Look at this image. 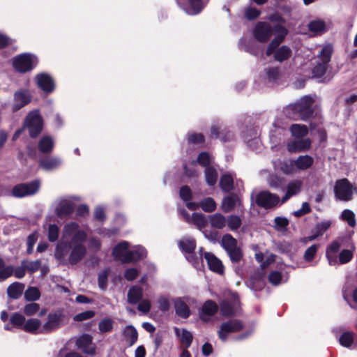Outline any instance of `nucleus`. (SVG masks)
<instances>
[{
	"mask_svg": "<svg viewBox=\"0 0 357 357\" xmlns=\"http://www.w3.org/2000/svg\"><path fill=\"white\" fill-rule=\"evenodd\" d=\"M113 324L114 321L112 319H103L98 324V329L101 333L110 332L113 328Z\"/></svg>",
	"mask_w": 357,
	"mask_h": 357,
	"instance_id": "56",
	"label": "nucleus"
},
{
	"mask_svg": "<svg viewBox=\"0 0 357 357\" xmlns=\"http://www.w3.org/2000/svg\"><path fill=\"white\" fill-rule=\"evenodd\" d=\"M303 187V182L298 179H294L289 181L286 186V192L281 199V204L286 202L291 197L300 193Z\"/></svg>",
	"mask_w": 357,
	"mask_h": 357,
	"instance_id": "24",
	"label": "nucleus"
},
{
	"mask_svg": "<svg viewBox=\"0 0 357 357\" xmlns=\"http://www.w3.org/2000/svg\"><path fill=\"white\" fill-rule=\"evenodd\" d=\"M174 331L176 336L180 339V340L185 344L187 348L189 347L192 341V335L191 333L185 329L181 330L178 328H175Z\"/></svg>",
	"mask_w": 357,
	"mask_h": 357,
	"instance_id": "44",
	"label": "nucleus"
},
{
	"mask_svg": "<svg viewBox=\"0 0 357 357\" xmlns=\"http://www.w3.org/2000/svg\"><path fill=\"white\" fill-rule=\"evenodd\" d=\"M341 245L337 241H332L326 248V257L328 264L331 266H337V252L340 249Z\"/></svg>",
	"mask_w": 357,
	"mask_h": 357,
	"instance_id": "25",
	"label": "nucleus"
},
{
	"mask_svg": "<svg viewBox=\"0 0 357 357\" xmlns=\"http://www.w3.org/2000/svg\"><path fill=\"white\" fill-rule=\"evenodd\" d=\"M273 127L275 130H271L270 132V140L274 145L280 144L283 139V130L284 127L278 124L275 121L273 123Z\"/></svg>",
	"mask_w": 357,
	"mask_h": 357,
	"instance_id": "39",
	"label": "nucleus"
},
{
	"mask_svg": "<svg viewBox=\"0 0 357 357\" xmlns=\"http://www.w3.org/2000/svg\"><path fill=\"white\" fill-rule=\"evenodd\" d=\"M204 257L211 271L220 275L223 273L224 266L218 258L211 252H205Z\"/></svg>",
	"mask_w": 357,
	"mask_h": 357,
	"instance_id": "29",
	"label": "nucleus"
},
{
	"mask_svg": "<svg viewBox=\"0 0 357 357\" xmlns=\"http://www.w3.org/2000/svg\"><path fill=\"white\" fill-rule=\"evenodd\" d=\"M333 52V46L330 44L324 45L318 54L319 62L312 70L313 75L317 77H321L325 73L327 64L331 60Z\"/></svg>",
	"mask_w": 357,
	"mask_h": 357,
	"instance_id": "6",
	"label": "nucleus"
},
{
	"mask_svg": "<svg viewBox=\"0 0 357 357\" xmlns=\"http://www.w3.org/2000/svg\"><path fill=\"white\" fill-rule=\"evenodd\" d=\"M38 63L37 57L29 53H24L15 57L13 65L15 69L20 73H26L32 70Z\"/></svg>",
	"mask_w": 357,
	"mask_h": 357,
	"instance_id": "5",
	"label": "nucleus"
},
{
	"mask_svg": "<svg viewBox=\"0 0 357 357\" xmlns=\"http://www.w3.org/2000/svg\"><path fill=\"white\" fill-rule=\"evenodd\" d=\"M108 274L109 270L105 269L98 275V286L101 289H105L107 287Z\"/></svg>",
	"mask_w": 357,
	"mask_h": 357,
	"instance_id": "62",
	"label": "nucleus"
},
{
	"mask_svg": "<svg viewBox=\"0 0 357 357\" xmlns=\"http://www.w3.org/2000/svg\"><path fill=\"white\" fill-rule=\"evenodd\" d=\"M10 321L14 326L23 330L26 320L22 314L18 312L14 313L11 315Z\"/></svg>",
	"mask_w": 357,
	"mask_h": 357,
	"instance_id": "53",
	"label": "nucleus"
},
{
	"mask_svg": "<svg viewBox=\"0 0 357 357\" xmlns=\"http://www.w3.org/2000/svg\"><path fill=\"white\" fill-rule=\"evenodd\" d=\"M206 181L208 185H214L218 179V173L213 167H206L205 170Z\"/></svg>",
	"mask_w": 357,
	"mask_h": 357,
	"instance_id": "48",
	"label": "nucleus"
},
{
	"mask_svg": "<svg viewBox=\"0 0 357 357\" xmlns=\"http://www.w3.org/2000/svg\"><path fill=\"white\" fill-rule=\"evenodd\" d=\"M275 32V37L269 44L266 50V55L270 56L273 52V49L278 47V46L282 43L285 36L287 35V30L285 27L282 25H276L273 29Z\"/></svg>",
	"mask_w": 357,
	"mask_h": 357,
	"instance_id": "21",
	"label": "nucleus"
},
{
	"mask_svg": "<svg viewBox=\"0 0 357 357\" xmlns=\"http://www.w3.org/2000/svg\"><path fill=\"white\" fill-rule=\"evenodd\" d=\"M208 221L213 227L222 229L226 226V218L221 213H217L208 217Z\"/></svg>",
	"mask_w": 357,
	"mask_h": 357,
	"instance_id": "42",
	"label": "nucleus"
},
{
	"mask_svg": "<svg viewBox=\"0 0 357 357\" xmlns=\"http://www.w3.org/2000/svg\"><path fill=\"white\" fill-rule=\"evenodd\" d=\"M273 30L271 25L264 22H259L256 24L252 34L255 38L261 43H266L269 40Z\"/></svg>",
	"mask_w": 357,
	"mask_h": 357,
	"instance_id": "13",
	"label": "nucleus"
},
{
	"mask_svg": "<svg viewBox=\"0 0 357 357\" xmlns=\"http://www.w3.org/2000/svg\"><path fill=\"white\" fill-rule=\"evenodd\" d=\"M314 163V159L308 155H300L295 160H292L296 171H304L310 168Z\"/></svg>",
	"mask_w": 357,
	"mask_h": 357,
	"instance_id": "33",
	"label": "nucleus"
},
{
	"mask_svg": "<svg viewBox=\"0 0 357 357\" xmlns=\"http://www.w3.org/2000/svg\"><path fill=\"white\" fill-rule=\"evenodd\" d=\"M340 217L341 219L346 221L350 227H354L356 226L355 214L352 211L349 209L344 210Z\"/></svg>",
	"mask_w": 357,
	"mask_h": 357,
	"instance_id": "52",
	"label": "nucleus"
},
{
	"mask_svg": "<svg viewBox=\"0 0 357 357\" xmlns=\"http://www.w3.org/2000/svg\"><path fill=\"white\" fill-rule=\"evenodd\" d=\"M26 270V267L22 265V263L20 266L14 269L13 266H6L3 260L0 259V281L9 278L13 273L16 278H22L25 275Z\"/></svg>",
	"mask_w": 357,
	"mask_h": 357,
	"instance_id": "16",
	"label": "nucleus"
},
{
	"mask_svg": "<svg viewBox=\"0 0 357 357\" xmlns=\"http://www.w3.org/2000/svg\"><path fill=\"white\" fill-rule=\"evenodd\" d=\"M241 206V201L238 196L236 195H229L225 197L222 202L221 209L225 213L231 211L235 207Z\"/></svg>",
	"mask_w": 357,
	"mask_h": 357,
	"instance_id": "32",
	"label": "nucleus"
},
{
	"mask_svg": "<svg viewBox=\"0 0 357 357\" xmlns=\"http://www.w3.org/2000/svg\"><path fill=\"white\" fill-rule=\"evenodd\" d=\"M291 135L294 138H303L308 133V129L306 126L301 124H293L290 127Z\"/></svg>",
	"mask_w": 357,
	"mask_h": 357,
	"instance_id": "43",
	"label": "nucleus"
},
{
	"mask_svg": "<svg viewBox=\"0 0 357 357\" xmlns=\"http://www.w3.org/2000/svg\"><path fill=\"white\" fill-rule=\"evenodd\" d=\"M218 305L216 303L211 300L206 301L199 312L200 319L204 321H209L212 317L217 312Z\"/></svg>",
	"mask_w": 357,
	"mask_h": 357,
	"instance_id": "27",
	"label": "nucleus"
},
{
	"mask_svg": "<svg viewBox=\"0 0 357 357\" xmlns=\"http://www.w3.org/2000/svg\"><path fill=\"white\" fill-rule=\"evenodd\" d=\"M335 197L337 200L348 202L352 199V185L347 179L336 181L334 186Z\"/></svg>",
	"mask_w": 357,
	"mask_h": 357,
	"instance_id": "8",
	"label": "nucleus"
},
{
	"mask_svg": "<svg viewBox=\"0 0 357 357\" xmlns=\"http://www.w3.org/2000/svg\"><path fill=\"white\" fill-rule=\"evenodd\" d=\"M158 308L162 312H167L170 308V300L167 296H160L158 298Z\"/></svg>",
	"mask_w": 357,
	"mask_h": 357,
	"instance_id": "58",
	"label": "nucleus"
},
{
	"mask_svg": "<svg viewBox=\"0 0 357 357\" xmlns=\"http://www.w3.org/2000/svg\"><path fill=\"white\" fill-rule=\"evenodd\" d=\"M143 294L144 290L141 287L133 285L128 291V302L132 305L137 303V310L144 314H147L151 310V303L147 298L142 299Z\"/></svg>",
	"mask_w": 357,
	"mask_h": 357,
	"instance_id": "2",
	"label": "nucleus"
},
{
	"mask_svg": "<svg viewBox=\"0 0 357 357\" xmlns=\"http://www.w3.org/2000/svg\"><path fill=\"white\" fill-rule=\"evenodd\" d=\"M36 83L39 89L45 93H51L55 88L52 77L47 73H41L35 76Z\"/></svg>",
	"mask_w": 357,
	"mask_h": 357,
	"instance_id": "19",
	"label": "nucleus"
},
{
	"mask_svg": "<svg viewBox=\"0 0 357 357\" xmlns=\"http://www.w3.org/2000/svg\"><path fill=\"white\" fill-rule=\"evenodd\" d=\"M354 332H344L339 338L340 344L344 347L351 349L354 342Z\"/></svg>",
	"mask_w": 357,
	"mask_h": 357,
	"instance_id": "46",
	"label": "nucleus"
},
{
	"mask_svg": "<svg viewBox=\"0 0 357 357\" xmlns=\"http://www.w3.org/2000/svg\"><path fill=\"white\" fill-rule=\"evenodd\" d=\"M38 147L42 153H50L54 147V138L50 135H43L38 141Z\"/></svg>",
	"mask_w": 357,
	"mask_h": 357,
	"instance_id": "34",
	"label": "nucleus"
},
{
	"mask_svg": "<svg viewBox=\"0 0 357 357\" xmlns=\"http://www.w3.org/2000/svg\"><path fill=\"white\" fill-rule=\"evenodd\" d=\"M254 43L255 42L252 40H248L244 38H241L239 41V45L242 49L252 54L255 55L257 54V50L252 47Z\"/></svg>",
	"mask_w": 357,
	"mask_h": 357,
	"instance_id": "50",
	"label": "nucleus"
},
{
	"mask_svg": "<svg viewBox=\"0 0 357 357\" xmlns=\"http://www.w3.org/2000/svg\"><path fill=\"white\" fill-rule=\"evenodd\" d=\"M59 228L55 224H50L48 226L47 237L50 242H55L59 237Z\"/></svg>",
	"mask_w": 357,
	"mask_h": 357,
	"instance_id": "57",
	"label": "nucleus"
},
{
	"mask_svg": "<svg viewBox=\"0 0 357 357\" xmlns=\"http://www.w3.org/2000/svg\"><path fill=\"white\" fill-rule=\"evenodd\" d=\"M274 227L278 231H284L289 225V220L284 217H276L274 219Z\"/></svg>",
	"mask_w": 357,
	"mask_h": 357,
	"instance_id": "61",
	"label": "nucleus"
},
{
	"mask_svg": "<svg viewBox=\"0 0 357 357\" xmlns=\"http://www.w3.org/2000/svg\"><path fill=\"white\" fill-rule=\"evenodd\" d=\"M178 6L188 15L199 14L205 6L203 0H176Z\"/></svg>",
	"mask_w": 357,
	"mask_h": 357,
	"instance_id": "15",
	"label": "nucleus"
},
{
	"mask_svg": "<svg viewBox=\"0 0 357 357\" xmlns=\"http://www.w3.org/2000/svg\"><path fill=\"white\" fill-rule=\"evenodd\" d=\"M271 54H273L274 59L276 61L282 63L291 56L292 52L289 47L282 45L273 49V52Z\"/></svg>",
	"mask_w": 357,
	"mask_h": 357,
	"instance_id": "36",
	"label": "nucleus"
},
{
	"mask_svg": "<svg viewBox=\"0 0 357 357\" xmlns=\"http://www.w3.org/2000/svg\"><path fill=\"white\" fill-rule=\"evenodd\" d=\"M40 188L38 181H34L29 183H23L15 185L12 190V195L16 197H23L34 195Z\"/></svg>",
	"mask_w": 357,
	"mask_h": 357,
	"instance_id": "14",
	"label": "nucleus"
},
{
	"mask_svg": "<svg viewBox=\"0 0 357 357\" xmlns=\"http://www.w3.org/2000/svg\"><path fill=\"white\" fill-rule=\"evenodd\" d=\"M226 225L227 226L228 229L231 231H236L238 229L240 228L242 224V220L241 218L236 215H231L228 216L227 218H226Z\"/></svg>",
	"mask_w": 357,
	"mask_h": 357,
	"instance_id": "47",
	"label": "nucleus"
},
{
	"mask_svg": "<svg viewBox=\"0 0 357 357\" xmlns=\"http://www.w3.org/2000/svg\"><path fill=\"white\" fill-rule=\"evenodd\" d=\"M13 111H17L29 104L31 100V96L27 90H18L14 93Z\"/></svg>",
	"mask_w": 357,
	"mask_h": 357,
	"instance_id": "23",
	"label": "nucleus"
},
{
	"mask_svg": "<svg viewBox=\"0 0 357 357\" xmlns=\"http://www.w3.org/2000/svg\"><path fill=\"white\" fill-rule=\"evenodd\" d=\"M220 313L225 317L235 315L239 309L238 296L234 293H230L225 300L220 304Z\"/></svg>",
	"mask_w": 357,
	"mask_h": 357,
	"instance_id": "10",
	"label": "nucleus"
},
{
	"mask_svg": "<svg viewBox=\"0 0 357 357\" xmlns=\"http://www.w3.org/2000/svg\"><path fill=\"white\" fill-rule=\"evenodd\" d=\"M173 302L176 315L184 319L190 317L191 312L190 307L187 304L186 298H176Z\"/></svg>",
	"mask_w": 357,
	"mask_h": 357,
	"instance_id": "31",
	"label": "nucleus"
},
{
	"mask_svg": "<svg viewBox=\"0 0 357 357\" xmlns=\"http://www.w3.org/2000/svg\"><path fill=\"white\" fill-rule=\"evenodd\" d=\"M77 347L84 353L93 355L96 351V346L92 342V337L88 334H83L75 340Z\"/></svg>",
	"mask_w": 357,
	"mask_h": 357,
	"instance_id": "20",
	"label": "nucleus"
},
{
	"mask_svg": "<svg viewBox=\"0 0 357 357\" xmlns=\"http://www.w3.org/2000/svg\"><path fill=\"white\" fill-rule=\"evenodd\" d=\"M61 164L62 160L58 156L45 157L39 161V167L47 172L58 169Z\"/></svg>",
	"mask_w": 357,
	"mask_h": 357,
	"instance_id": "28",
	"label": "nucleus"
},
{
	"mask_svg": "<svg viewBox=\"0 0 357 357\" xmlns=\"http://www.w3.org/2000/svg\"><path fill=\"white\" fill-rule=\"evenodd\" d=\"M123 335L124 340L128 343V346L133 345L138 338V333L132 325H128L124 327Z\"/></svg>",
	"mask_w": 357,
	"mask_h": 357,
	"instance_id": "37",
	"label": "nucleus"
},
{
	"mask_svg": "<svg viewBox=\"0 0 357 357\" xmlns=\"http://www.w3.org/2000/svg\"><path fill=\"white\" fill-rule=\"evenodd\" d=\"M41 321L36 318L29 319L25 321L23 330L27 333L32 334L42 333Z\"/></svg>",
	"mask_w": 357,
	"mask_h": 357,
	"instance_id": "38",
	"label": "nucleus"
},
{
	"mask_svg": "<svg viewBox=\"0 0 357 357\" xmlns=\"http://www.w3.org/2000/svg\"><path fill=\"white\" fill-rule=\"evenodd\" d=\"M354 256L353 250L349 249L342 250L337 257L338 266L340 264H344L349 262Z\"/></svg>",
	"mask_w": 357,
	"mask_h": 357,
	"instance_id": "49",
	"label": "nucleus"
},
{
	"mask_svg": "<svg viewBox=\"0 0 357 357\" xmlns=\"http://www.w3.org/2000/svg\"><path fill=\"white\" fill-rule=\"evenodd\" d=\"M22 265L25 266L26 269L30 273H33L37 271L40 266L41 262L40 260L36 261H22Z\"/></svg>",
	"mask_w": 357,
	"mask_h": 357,
	"instance_id": "59",
	"label": "nucleus"
},
{
	"mask_svg": "<svg viewBox=\"0 0 357 357\" xmlns=\"http://www.w3.org/2000/svg\"><path fill=\"white\" fill-rule=\"evenodd\" d=\"M243 328V323L241 320L236 319H230L221 324L218 335L219 338L225 342L227 340L229 333L238 332Z\"/></svg>",
	"mask_w": 357,
	"mask_h": 357,
	"instance_id": "9",
	"label": "nucleus"
},
{
	"mask_svg": "<svg viewBox=\"0 0 357 357\" xmlns=\"http://www.w3.org/2000/svg\"><path fill=\"white\" fill-rule=\"evenodd\" d=\"M180 248L186 255V259L192 263V264L198 268L199 260L194 257V250L196 247L195 240L191 237H184L178 243Z\"/></svg>",
	"mask_w": 357,
	"mask_h": 357,
	"instance_id": "12",
	"label": "nucleus"
},
{
	"mask_svg": "<svg viewBox=\"0 0 357 357\" xmlns=\"http://www.w3.org/2000/svg\"><path fill=\"white\" fill-rule=\"evenodd\" d=\"M221 242L222 247L226 250L232 261L238 262L241 259V251L237 246L236 240L231 235H224Z\"/></svg>",
	"mask_w": 357,
	"mask_h": 357,
	"instance_id": "7",
	"label": "nucleus"
},
{
	"mask_svg": "<svg viewBox=\"0 0 357 357\" xmlns=\"http://www.w3.org/2000/svg\"><path fill=\"white\" fill-rule=\"evenodd\" d=\"M24 289V285L20 282L11 284L7 289L8 296L12 298L17 299L21 296Z\"/></svg>",
	"mask_w": 357,
	"mask_h": 357,
	"instance_id": "41",
	"label": "nucleus"
},
{
	"mask_svg": "<svg viewBox=\"0 0 357 357\" xmlns=\"http://www.w3.org/2000/svg\"><path fill=\"white\" fill-rule=\"evenodd\" d=\"M265 79L270 84H277L282 77L280 70L278 67H268L264 69Z\"/></svg>",
	"mask_w": 357,
	"mask_h": 357,
	"instance_id": "35",
	"label": "nucleus"
},
{
	"mask_svg": "<svg viewBox=\"0 0 357 357\" xmlns=\"http://www.w3.org/2000/svg\"><path fill=\"white\" fill-rule=\"evenodd\" d=\"M75 208L72 197L58 199L55 203L54 211L59 218H65L71 215Z\"/></svg>",
	"mask_w": 357,
	"mask_h": 357,
	"instance_id": "11",
	"label": "nucleus"
},
{
	"mask_svg": "<svg viewBox=\"0 0 357 357\" xmlns=\"http://www.w3.org/2000/svg\"><path fill=\"white\" fill-rule=\"evenodd\" d=\"M87 233L76 222L66 224L62 229L61 238L56 243L55 258L61 264H77L86 256L84 245Z\"/></svg>",
	"mask_w": 357,
	"mask_h": 357,
	"instance_id": "1",
	"label": "nucleus"
},
{
	"mask_svg": "<svg viewBox=\"0 0 357 357\" xmlns=\"http://www.w3.org/2000/svg\"><path fill=\"white\" fill-rule=\"evenodd\" d=\"M129 243L127 241H122L114 248L112 255L123 263H130L132 258L129 257Z\"/></svg>",
	"mask_w": 357,
	"mask_h": 357,
	"instance_id": "22",
	"label": "nucleus"
},
{
	"mask_svg": "<svg viewBox=\"0 0 357 357\" xmlns=\"http://www.w3.org/2000/svg\"><path fill=\"white\" fill-rule=\"evenodd\" d=\"M40 293L36 287H30L24 292V298L27 301H34L39 299Z\"/></svg>",
	"mask_w": 357,
	"mask_h": 357,
	"instance_id": "55",
	"label": "nucleus"
},
{
	"mask_svg": "<svg viewBox=\"0 0 357 357\" xmlns=\"http://www.w3.org/2000/svg\"><path fill=\"white\" fill-rule=\"evenodd\" d=\"M181 213L187 222L194 224L199 229H202L206 225L205 217L201 213H193L190 215L185 210H181Z\"/></svg>",
	"mask_w": 357,
	"mask_h": 357,
	"instance_id": "30",
	"label": "nucleus"
},
{
	"mask_svg": "<svg viewBox=\"0 0 357 357\" xmlns=\"http://www.w3.org/2000/svg\"><path fill=\"white\" fill-rule=\"evenodd\" d=\"M43 119L38 110L30 112L24 119L23 128L27 129L29 136L36 138L42 131Z\"/></svg>",
	"mask_w": 357,
	"mask_h": 357,
	"instance_id": "4",
	"label": "nucleus"
},
{
	"mask_svg": "<svg viewBox=\"0 0 357 357\" xmlns=\"http://www.w3.org/2000/svg\"><path fill=\"white\" fill-rule=\"evenodd\" d=\"M40 309L38 303H31L24 306V312L27 316H32L36 314Z\"/></svg>",
	"mask_w": 357,
	"mask_h": 357,
	"instance_id": "64",
	"label": "nucleus"
},
{
	"mask_svg": "<svg viewBox=\"0 0 357 357\" xmlns=\"http://www.w3.org/2000/svg\"><path fill=\"white\" fill-rule=\"evenodd\" d=\"M256 202L260 206L269 208L277 206L281 202V199L275 194L268 191H262L257 195Z\"/></svg>",
	"mask_w": 357,
	"mask_h": 357,
	"instance_id": "17",
	"label": "nucleus"
},
{
	"mask_svg": "<svg viewBox=\"0 0 357 357\" xmlns=\"http://www.w3.org/2000/svg\"><path fill=\"white\" fill-rule=\"evenodd\" d=\"M307 27L311 32L316 35H321L326 31V24L321 20L310 21L307 24Z\"/></svg>",
	"mask_w": 357,
	"mask_h": 357,
	"instance_id": "40",
	"label": "nucleus"
},
{
	"mask_svg": "<svg viewBox=\"0 0 357 357\" xmlns=\"http://www.w3.org/2000/svg\"><path fill=\"white\" fill-rule=\"evenodd\" d=\"M314 102V97L307 96L301 98L298 102L289 105L285 109V112L294 111L302 120H306L311 117L313 114L312 105Z\"/></svg>",
	"mask_w": 357,
	"mask_h": 357,
	"instance_id": "3",
	"label": "nucleus"
},
{
	"mask_svg": "<svg viewBox=\"0 0 357 357\" xmlns=\"http://www.w3.org/2000/svg\"><path fill=\"white\" fill-rule=\"evenodd\" d=\"M312 142L309 138H294L288 141L287 151L290 153H299L308 151L311 147Z\"/></svg>",
	"mask_w": 357,
	"mask_h": 357,
	"instance_id": "18",
	"label": "nucleus"
},
{
	"mask_svg": "<svg viewBox=\"0 0 357 357\" xmlns=\"http://www.w3.org/2000/svg\"><path fill=\"white\" fill-rule=\"evenodd\" d=\"M146 256V250L140 246L136 245L132 248V250L129 251V257H131L132 259H130V262H135L137 261L142 258Z\"/></svg>",
	"mask_w": 357,
	"mask_h": 357,
	"instance_id": "45",
	"label": "nucleus"
},
{
	"mask_svg": "<svg viewBox=\"0 0 357 357\" xmlns=\"http://www.w3.org/2000/svg\"><path fill=\"white\" fill-rule=\"evenodd\" d=\"M200 206L206 212H212L216 208V203L211 197H207L200 202Z\"/></svg>",
	"mask_w": 357,
	"mask_h": 357,
	"instance_id": "54",
	"label": "nucleus"
},
{
	"mask_svg": "<svg viewBox=\"0 0 357 357\" xmlns=\"http://www.w3.org/2000/svg\"><path fill=\"white\" fill-rule=\"evenodd\" d=\"M61 314L60 313H50L47 316V320L42 324L41 333H50L61 326Z\"/></svg>",
	"mask_w": 357,
	"mask_h": 357,
	"instance_id": "26",
	"label": "nucleus"
},
{
	"mask_svg": "<svg viewBox=\"0 0 357 357\" xmlns=\"http://www.w3.org/2000/svg\"><path fill=\"white\" fill-rule=\"evenodd\" d=\"M233 178L227 174L223 175L220 181V185L222 190L229 192L233 188Z\"/></svg>",
	"mask_w": 357,
	"mask_h": 357,
	"instance_id": "51",
	"label": "nucleus"
},
{
	"mask_svg": "<svg viewBox=\"0 0 357 357\" xmlns=\"http://www.w3.org/2000/svg\"><path fill=\"white\" fill-rule=\"evenodd\" d=\"M283 181V178L276 174H271L268 178V185L273 188H280L282 185Z\"/></svg>",
	"mask_w": 357,
	"mask_h": 357,
	"instance_id": "60",
	"label": "nucleus"
},
{
	"mask_svg": "<svg viewBox=\"0 0 357 357\" xmlns=\"http://www.w3.org/2000/svg\"><path fill=\"white\" fill-rule=\"evenodd\" d=\"M268 281L273 285L280 284L282 282L281 273L277 271H271L268 275Z\"/></svg>",
	"mask_w": 357,
	"mask_h": 357,
	"instance_id": "63",
	"label": "nucleus"
}]
</instances>
